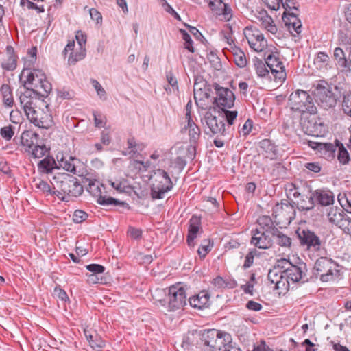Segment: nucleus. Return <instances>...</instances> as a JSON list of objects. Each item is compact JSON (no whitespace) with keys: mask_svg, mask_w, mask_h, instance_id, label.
<instances>
[{"mask_svg":"<svg viewBox=\"0 0 351 351\" xmlns=\"http://www.w3.org/2000/svg\"><path fill=\"white\" fill-rule=\"evenodd\" d=\"M314 98L308 92L298 89L291 93L288 102L291 110L301 114L308 112L311 114L317 113V106L315 104Z\"/></svg>","mask_w":351,"mask_h":351,"instance_id":"nucleus-5","label":"nucleus"},{"mask_svg":"<svg viewBox=\"0 0 351 351\" xmlns=\"http://www.w3.org/2000/svg\"><path fill=\"white\" fill-rule=\"evenodd\" d=\"M57 187L56 196L60 200L69 202L71 197L80 196L83 191V186L78 179L69 174H63L60 178L54 177Z\"/></svg>","mask_w":351,"mask_h":351,"instance_id":"nucleus-2","label":"nucleus"},{"mask_svg":"<svg viewBox=\"0 0 351 351\" xmlns=\"http://www.w3.org/2000/svg\"><path fill=\"white\" fill-rule=\"evenodd\" d=\"M180 33L182 36V39L184 40V48L189 50L191 53L195 52V49L193 46V40L190 35L186 32V30L180 29Z\"/></svg>","mask_w":351,"mask_h":351,"instance_id":"nucleus-54","label":"nucleus"},{"mask_svg":"<svg viewBox=\"0 0 351 351\" xmlns=\"http://www.w3.org/2000/svg\"><path fill=\"white\" fill-rule=\"evenodd\" d=\"M228 109V108H226L224 110H222L223 112V114H221V116L224 117V121H227V128L228 129L230 125H233L234 121L237 117L238 112L237 110H229Z\"/></svg>","mask_w":351,"mask_h":351,"instance_id":"nucleus-48","label":"nucleus"},{"mask_svg":"<svg viewBox=\"0 0 351 351\" xmlns=\"http://www.w3.org/2000/svg\"><path fill=\"white\" fill-rule=\"evenodd\" d=\"M75 160H76L75 157L69 156L68 159L62 157L60 161H58L60 166L64 170L75 174L76 173V167L75 164L74 163Z\"/></svg>","mask_w":351,"mask_h":351,"instance_id":"nucleus-43","label":"nucleus"},{"mask_svg":"<svg viewBox=\"0 0 351 351\" xmlns=\"http://www.w3.org/2000/svg\"><path fill=\"white\" fill-rule=\"evenodd\" d=\"M176 180L172 171L167 172L162 169H157L154 171L152 176V184L151 186L150 195L153 199H161L165 197V193L171 191L174 184L169 175Z\"/></svg>","mask_w":351,"mask_h":351,"instance_id":"nucleus-3","label":"nucleus"},{"mask_svg":"<svg viewBox=\"0 0 351 351\" xmlns=\"http://www.w3.org/2000/svg\"><path fill=\"white\" fill-rule=\"evenodd\" d=\"M258 255V252L256 249L250 250L248 253L246 254L244 260V263L242 266V268L245 270L250 267H251L254 264V261L255 256Z\"/></svg>","mask_w":351,"mask_h":351,"instance_id":"nucleus-47","label":"nucleus"},{"mask_svg":"<svg viewBox=\"0 0 351 351\" xmlns=\"http://www.w3.org/2000/svg\"><path fill=\"white\" fill-rule=\"evenodd\" d=\"M200 218L193 216L189 221V227L186 237V242L189 247H193L195 245L194 240L197 237V234L200 229Z\"/></svg>","mask_w":351,"mask_h":351,"instance_id":"nucleus-26","label":"nucleus"},{"mask_svg":"<svg viewBox=\"0 0 351 351\" xmlns=\"http://www.w3.org/2000/svg\"><path fill=\"white\" fill-rule=\"evenodd\" d=\"M273 239H276V243L283 247H290L291 245V239L277 229V232L272 234Z\"/></svg>","mask_w":351,"mask_h":351,"instance_id":"nucleus-41","label":"nucleus"},{"mask_svg":"<svg viewBox=\"0 0 351 351\" xmlns=\"http://www.w3.org/2000/svg\"><path fill=\"white\" fill-rule=\"evenodd\" d=\"M36 189L39 190L41 193L45 194V195H56V189L53 186V188L51 187L49 184L45 180H43L40 178H34L32 181Z\"/></svg>","mask_w":351,"mask_h":351,"instance_id":"nucleus-33","label":"nucleus"},{"mask_svg":"<svg viewBox=\"0 0 351 351\" xmlns=\"http://www.w3.org/2000/svg\"><path fill=\"white\" fill-rule=\"evenodd\" d=\"M342 110L344 114L351 117V92L343 95Z\"/></svg>","mask_w":351,"mask_h":351,"instance_id":"nucleus-51","label":"nucleus"},{"mask_svg":"<svg viewBox=\"0 0 351 351\" xmlns=\"http://www.w3.org/2000/svg\"><path fill=\"white\" fill-rule=\"evenodd\" d=\"M0 91L3 97L4 105L8 107H12L14 104V98L10 86L6 84H3L1 87Z\"/></svg>","mask_w":351,"mask_h":351,"instance_id":"nucleus-38","label":"nucleus"},{"mask_svg":"<svg viewBox=\"0 0 351 351\" xmlns=\"http://www.w3.org/2000/svg\"><path fill=\"white\" fill-rule=\"evenodd\" d=\"M304 132L308 135L318 136L322 132V123H317L315 118L304 120L302 122Z\"/></svg>","mask_w":351,"mask_h":351,"instance_id":"nucleus-28","label":"nucleus"},{"mask_svg":"<svg viewBox=\"0 0 351 351\" xmlns=\"http://www.w3.org/2000/svg\"><path fill=\"white\" fill-rule=\"evenodd\" d=\"M287 16H287V20L289 21V23L285 19V18H284L283 19L285 21L286 24L289 25V28L290 29L291 33H292V28L296 34H299L301 32L302 24L298 18L297 14L294 12H289Z\"/></svg>","mask_w":351,"mask_h":351,"instance_id":"nucleus-37","label":"nucleus"},{"mask_svg":"<svg viewBox=\"0 0 351 351\" xmlns=\"http://www.w3.org/2000/svg\"><path fill=\"white\" fill-rule=\"evenodd\" d=\"M265 62L271 73L274 77L275 80L283 82L287 77V73L283 63L280 60L279 58L273 53L268 54Z\"/></svg>","mask_w":351,"mask_h":351,"instance_id":"nucleus-15","label":"nucleus"},{"mask_svg":"<svg viewBox=\"0 0 351 351\" xmlns=\"http://www.w3.org/2000/svg\"><path fill=\"white\" fill-rule=\"evenodd\" d=\"M280 4H282L285 10L283 13L282 19L287 18L288 13L291 12V10H298V4L296 0H282V1H280Z\"/></svg>","mask_w":351,"mask_h":351,"instance_id":"nucleus-46","label":"nucleus"},{"mask_svg":"<svg viewBox=\"0 0 351 351\" xmlns=\"http://www.w3.org/2000/svg\"><path fill=\"white\" fill-rule=\"evenodd\" d=\"M233 56L234 61L236 65L240 68H243L247 64V58L244 52L234 44L230 43L228 49Z\"/></svg>","mask_w":351,"mask_h":351,"instance_id":"nucleus-32","label":"nucleus"},{"mask_svg":"<svg viewBox=\"0 0 351 351\" xmlns=\"http://www.w3.org/2000/svg\"><path fill=\"white\" fill-rule=\"evenodd\" d=\"M210 240L209 239H205L203 241L202 243L199 246L197 253L200 258H204L208 252L211 250V247L210 246Z\"/></svg>","mask_w":351,"mask_h":351,"instance_id":"nucleus-59","label":"nucleus"},{"mask_svg":"<svg viewBox=\"0 0 351 351\" xmlns=\"http://www.w3.org/2000/svg\"><path fill=\"white\" fill-rule=\"evenodd\" d=\"M267 279L271 284L274 285L275 289H284L289 283L285 274L278 270V268L269 270Z\"/></svg>","mask_w":351,"mask_h":351,"instance_id":"nucleus-23","label":"nucleus"},{"mask_svg":"<svg viewBox=\"0 0 351 351\" xmlns=\"http://www.w3.org/2000/svg\"><path fill=\"white\" fill-rule=\"evenodd\" d=\"M258 227L256 228L259 230H263L271 232V234L274 232H277V229L273 222V220L269 216L263 215L258 218L257 219Z\"/></svg>","mask_w":351,"mask_h":351,"instance_id":"nucleus-31","label":"nucleus"},{"mask_svg":"<svg viewBox=\"0 0 351 351\" xmlns=\"http://www.w3.org/2000/svg\"><path fill=\"white\" fill-rule=\"evenodd\" d=\"M104 190H105V186L99 180H88L87 191L92 196L97 198V202L99 204L104 206H122L130 209V206L126 202L103 195Z\"/></svg>","mask_w":351,"mask_h":351,"instance_id":"nucleus-8","label":"nucleus"},{"mask_svg":"<svg viewBox=\"0 0 351 351\" xmlns=\"http://www.w3.org/2000/svg\"><path fill=\"white\" fill-rule=\"evenodd\" d=\"M253 64L258 76L265 77L269 75V71L267 69V66L265 61H263L258 58H255L253 59Z\"/></svg>","mask_w":351,"mask_h":351,"instance_id":"nucleus-40","label":"nucleus"},{"mask_svg":"<svg viewBox=\"0 0 351 351\" xmlns=\"http://www.w3.org/2000/svg\"><path fill=\"white\" fill-rule=\"evenodd\" d=\"M189 136V141L191 146L189 148V153L191 155L193 159L195 156L196 145L200 138L201 131L199 128L197 126H193V128H190L186 130Z\"/></svg>","mask_w":351,"mask_h":351,"instance_id":"nucleus-29","label":"nucleus"},{"mask_svg":"<svg viewBox=\"0 0 351 351\" xmlns=\"http://www.w3.org/2000/svg\"><path fill=\"white\" fill-rule=\"evenodd\" d=\"M39 135L32 130H25L21 136V145L25 147V151L30 150L38 143Z\"/></svg>","mask_w":351,"mask_h":351,"instance_id":"nucleus-27","label":"nucleus"},{"mask_svg":"<svg viewBox=\"0 0 351 351\" xmlns=\"http://www.w3.org/2000/svg\"><path fill=\"white\" fill-rule=\"evenodd\" d=\"M337 153V160L342 165H347L350 160V154L343 145L339 141L336 140Z\"/></svg>","mask_w":351,"mask_h":351,"instance_id":"nucleus-39","label":"nucleus"},{"mask_svg":"<svg viewBox=\"0 0 351 351\" xmlns=\"http://www.w3.org/2000/svg\"><path fill=\"white\" fill-rule=\"evenodd\" d=\"M38 168L42 173H49L52 172L53 169H58L59 167L53 158L47 156L39 162Z\"/></svg>","mask_w":351,"mask_h":351,"instance_id":"nucleus-35","label":"nucleus"},{"mask_svg":"<svg viewBox=\"0 0 351 351\" xmlns=\"http://www.w3.org/2000/svg\"><path fill=\"white\" fill-rule=\"evenodd\" d=\"M338 265L334 261L326 257L319 258L314 266L315 274L320 276L322 282H328L333 280L338 275L339 270Z\"/></svg>","mask_w":351,"mask_h":351,"instance_id":"nucleus-10","label":"nucleus"},{"mask_svg":"<svg viewBox=\"0 0 351 351\" xmlns=\"http://www.w3.org/2000/svg\"><path fill=\"white\" fill-rule=\"evenodd\" d=\"M337 227L341 228L345 234L351 236V218L347 215H345Z\"/></svg>","mask_w":351,"mask_h":351,"instance_id":"nucleus-55","label":"nucleus"},{"mask_svg":"<svg viewBox=\"0 0 351 351\" xmlns=\"http://www.w3.org/2000/svg\"><path fill=\"white\" fill-rule=\"evenodd\" d=\"M212 86L216 95L214 103L219 109L224 110L226 108H231L234 106L235 95L230 89L222 87L217 83H214Z\"/></svg>","mask_w":351,"mask_h":351,"instance_id":"nucleus-11","label":"nucleus"},{"mask_svg":"<svg viewBox=\"0 0 351 351\" xmlns=\"http://www.w3.org/2000/svg\"><path fill=\"white\" fill-rule=\"evenodd\" d=\"M245 36L250 47L256 51H262L267 46V40L258 29L246 27L244 29Z\"/></svg>","mask_w":351,"mask_h":351,"instance_id":"nucleus-17","label":"nucleus"},{"mask_svg":"<svg viewBox=\"0 0 351 351\" xmlns=\"http://www.w3.org/2000/svg\"><path fill=\"white\" fill-rule=\"evenodd\" d=\"M337 69L348 75L351 73V49L344 51L341 47L335 48L332 56Z\"/></svg>","mask_w":351,"mask_h":351,"instance_id":"nucleus-13","label":"nucleus"},{"mask_svg":"<svg viewBox=\"0 0 351 351\" xmlns=\"http://www.w3.org/2000/svg\"><path fill=\"white\" fill-rule=\"evenodd\" d=\"M86 267L92 274L99 275L105 271V267L99 264H90L86 265Z\"/></svg>","mask_w":351,"mask_h":351,"instance_id":"nucleus-64","label":"nucleus"},{"mask_svg":"<svg viewBox=\"0 0 351 351\" xmlns=\"http://www.w3.org/2000/svg\"><path fill=\"white\" fill-rule=\"evenodd\" d=\"M306 265L305 263H302L298 265H293L291 266V269L287 271L285 274L287 280H291L293 282H301L305 283L308 281V277L306 276Z\"/></svg>","mask_w":351,"mask_h":351,"instance_id":"nucleus-20","label":"nucleus"},{"mask_svg":"<svg viewBox=\"0 0 351 351\" xmlns=\"http://www.w3.org/2000/svg\"><path fill=\"white\" fill-rule=\"evenodd\" d=\"M292 265L293 264L289 260L286 258H280L277 261L276 265L274 268H278V270H280V271L285 275L287 274V271L289 270Z\"/></svg>","mask_w":351,"mask_h":351,"instance_id":"nucleus-56","label":"nucleus"},{"mask_svg":"<svg viewBox=\"0 0 351 351\" xmlns=\"http://www.w3.org/2000/svg\"><path fill=\"white\" fill-rule=\"evenodd\" d=\"M201 340L204 346L209 347L212 351H217L221 350L225 343H230L232 336L226 332L210 329L202 333Z\"/></svg>","mask_w":351,"mask_h":351,"instance_id":"nucleus-9","label":"nucleus"},{"mask_svg":"<svg viewBox=\"0 0 351 351\" xmlns=\"http://www.w3.org/2000/svg\"><path fill=\"white\" fill-rule=\"evenodd\" d=\"M315 102L324 110L334 108L340 98L338 87L329 84L326 81H320L312 92Z\"/></svg>","mask_w":351,"mask_h":351,"instance_id":"nucleus-1","label":"nucleus"},{"mask_svg":"<svg viewBox=\"0 0 351 351\" xmlns=\"http://www.w3.org/2000/svg\"><path fill=\"white\" fill-rule=\"evenodd\" d=\"M111 186L119 193H128L132 189L126 180L112 182Z\"/></svg>","mask_w":351,"mask_h":351,"instance_id":"nucleus-50","label":"nucleus"},{"mask_svg":"<svg viewBox=\"0 0 351 351\" xmlns=\"http://www.w3.org/2000/svg\"><path fill=\"white\" fill-rule=\"evenodd\" d=\"M8 58L1 63V67L5 71H14L16 68L17 56L15 54L14 49L11 45L6 47Z\"/></svg>","mask_w":351,"mask_h":351,"instance_id":"nucleus-30","label":"nucleus"},{"mask_svg":"<svg viewBox=\"0 0 351 351\" xmlns=\"http://www.w3.org/2000/svg\"><path fill=\"white\" fill-rule=\"evenodd\" d=\"M346 215L341 208L332 207L329 209L326 215L331 223L338 226Z\"/></svg>","mask_w":351,"mask_h":351,"instance_id":"nucleus-36","label":"nucleus"},{"mask_svg":"<svg viewBox=\"0 0 351 351\" xmlns=\"http://www.w3.org/2000/svg\"><path fill=\"white\" fill-rule=\"evenodd\" d=\"M295 233L298 235L301 245L306 246L308 250L312 249L315 251L320 249L321 241L314 232L299 228Z\"/></svg>","mask_w":351,"mask_h":351,"instance_id":"nucleus-14","label":"nucleus"},{"mask_svg":"<svg viewBox=\"0 0 351 351\" xmlns=\"http://www.w3.org/2000/svg\"><path fill=\"white\" fill-rule=\"evenodd\" d=\"M84 332H85V335H86L87 340L88 341L90 346L93 349L102 348L104 346L105 343L101 339L97 338V335L95 337V339H94L93 335H87L86 330Z\"/></svg>","mask_w":351,"mask_h":351,"instance_id":"nucleus-49","label":"nucleus"},{"mask_svg":"<svg viewBox=\"0 0 351 351\" xmlns=\"http://www.w3.org/2000/svg\"><path fill=\"white\" fill-rule=\"evenodd\" d=\"M128 149L130 150L128 154L132 156L135 155L138 152H141L145 147L143 143H137L134 136L130 137L127 141Z\"/></svg>","mask_w":351,"mask_h":351,"instance_id":"nucleus-42","label":"nucleus"},{"mask_svg":"<svg viewBox=\"0 0 351 351\" xmlns=\"http://www.w3.org/2000/svg\"><path fill=\"white\" fill-rule=\"evenodd\" d=\"M173 165H174V168L178 169V174H179L184 169L186 165V162L183 157L177 156L173 162H171L170 167H172Z\"/></svg>","mask_w":351,"mask_h":351,"instance_id":"nucleus-63","label":"nucleus"},{"mask_svg":"<svg viewBox=\"0 0 351 351\" xmlns=\"http://www.w3.org/2000/svg\"><path fill=\"white\" fill-rule=\"evenodd\" d=\"M221 20L228 22L231 20L232 18V10L231 7L228 3H224L221 10Z\"/></svg>","mask_w":351,"mask_h":351,"instance_id":"nucleus-57","label":"nucleus"},{"mask_svg":"<svg viewBox=\"0 0 351 351\" xmlns=\"http://www.w3.org/2000/svg\"><path fill=\"white\" fill-rule=\"evenodd\" d=\"M339 45L344 51H348L351 49V36H349L346 34L341 33L339 37Z\"/></svg>","mask_w":351,"mask_h":351,"instance_id":"nucleus-53","label":"nucleus"},{"mask_svg":"<svg viewBox=\"0 0 351 351\" xmlns=\"http://www.w3.org/2000/svg\"><path fill=\"white\" fill-rule=\"evenodd\" d=\"M250 243L259 249H269L273 245V235L271 232L257 229L251 231Z\"/></svg>","mask_w":351,"mask_h":351,"instance_id":"nucleus-16","label":"nucleus"},{"mask_svg":"<svg viewBox=\"0 0 351 351\" xmlns=\"http://www.w3.org/2000/svg\"><path fill=\"white\" fill-rule=\"evenodd\" d=\"M202 122L203 124L206 123L212 135L217 136L213 141L214 145L219 148L223 147L224 141L220 137L228 134V128H226L224 117L221 114L216 116L210 112H206L202 119Z\"/></svg>","mask_w":351,"mask_h":351,"instance_id":"nucleus-6","label":"nucleus"},{"mask_svg":"<svg viewBox=\"0 0 351 351\" xmlns=\"http://www.w3.org/2000/svg\"><path fill=\"white\" fill-rule=\"evenodd\" d=\"M26 75V80L25 84L31 85L32 86L38 88L39 84L45 80L46 75L45 73L40 69H33L30 71L29 69H24L21 74V76Z\"/></svg>","mask_w":351,"mask_h":351,"instance_id":"nucleus-22","label":"nucleus"},{"mask_svg":"<svg viewBox=\"0 0 351 351\" xmlns=\"http://www.w3.org/2000/svg\"><path fill=\"white\" fill-rule=\"evenodd\" d=\"M210 294L206 291H202L196 295L189 298V302L193 308L202 309L208 307Z\"/></svg>","mask_w":351,"mask_h":351,"instance_id":"nucleus-25","label":"nucleus"},{"mask_svg":"<svg viewBox=\"0 0 351 351\" xmlns=\"http://www.w3.org/2000/svg\"><path fill=\"white\" fill-rule=\"evenodd\" d=\"M336 151L337 143L335 141V144L331 143H322L317 152L326 159H333L335 156Z\"/></svg>","mask_w":351,"mask_h":351,"instance_id":"nucleus-34","label":"nucleus"},{"mask_svg":"<svg viewBox=\"0 0 351 351\" xmlns=\"http://www.w3.org/2000/svg\"><path fill=\"white\" fill-rule=\"evenodd\" d=\"M338 201L346 212L351 213V199H349L346 194H343V196L339 194L338 195Z\"/></svg>","mask_w":351,"mask_h":351,"instance_id":"nucleus-60","label":"nucleus"},{"mask_svg":"<svg viewBox=\"0 0 351 351\" xmlns=\"http://www.w3.org/2000/svg\"><path fill=\"white\" fill-rule=\"evenodd\" d=\"M0 134L3 138L10 141L14 134V128L11 125L1 128Z\"/></svg>","mask_w":351,"mask_h":351,"instance_id":"nucleus-61","label":"nucleus"},{"mask_svg":"<svg viewBox=\"0 0 351 351\" xmlns=\"http://www.w3.org/2000/svg\"><path fill=\"white\" fill-rule=\"evenodd\" d=\"M289 192L295 198H298L297 201V208L300 211H308L314 208L315 203L313 197L311 187L304 183L301 187L295 184L289 185Z\"/></svg>","mask_w":351,"mask_h":351,"instance_id":"nucleus-7","label":"nucleus"},{"mask_svg":"<svg viewBox=\"0 0 351 351\" xmlns=\"http://www.w3.org/2000/svg\"><path fill=\"white\" fill-rule=\"evenodd\" d=\"M47 152V149L45 145H38V143L30 150L32 156L34 158H40L44 156Z\"/></svg>","mask_w":351,"mask_h":351,"instance_id":"nucleus-52","label":"nucleus"},{"mask_svg":"<svg viewBox=\"0 0 351 351\" xmlns=\"http://www.w3.org/2000/svg\"><path fill=\"white\" fill-rule=\"evenodd\" d=\"M259 147L261 149V154L269 160H275L278 156L277 146L270 139H263L259 142ZM261 154H258V156Z\"/></svg>","mask_w":351,"mask_h":351,"instance_id":"nucleus-24","label":"nucleus"},{"mask_svg":"<svg viewBox=\"0 0 351 351\" xmlns=\"http://www.w3.org/2000/svg\"><path fill=\"white\" fill-rule=\"evenodd\" d=\"M312 193L315 204L317 203L322 206H326L334 203L335 195L330 190L319 189L312 190Z\"/></svg>","mask_w":351,"mask_h":351,"instance_id":"nucleus-21","label":"nucleus"},{"mask_svg":"<svg viewBox=\"0 0 351 351\" xmlns=\"http://www.w3.org/2000/svg\"><path fill=\"white\" fill-rule=\"evenodd\" d=\"M260 21L263 27L274 34L276 33L277 27L274 23L273 19L270 16L265 14L264 16H261Z\"/></svg>","mask_w":351,"mask_h":351,"instance_id":"nucleus-44","label":"nucleus"},{"mask_svg":"<svg viewBox=\"0 0 351 351\" xmlns=\"http://www.w3.org/2000/svg\"><path fill=\"white\" fill-rule=\"evenodd\" d=\"M169 310L175 311L180 309L186 304V295L184 287L173 285L169 289Z\"/></svg>","mask_w":351,"mask_h":351,"instance_id":"nucleus-12","label":"nucleus"},{"mask_svg":"<svg viewBox=\"0 0 351 351\" xmlns=\"http://www.w3.org/2000/svg\"><path fill=\"white\" fill-rule=\"evenodd\" d=\"M212 87L207 82L202 80L199 82L195 81L194 84V99L196 104L204 108L205 99H208L211 96Z\"/></svg>","mask_w":351,"mask_h":351,"instance_id":"nucleus-19","label":"nucleus"},{"mask_svg":"<svg viewBox=\"0 0 351 351\" xmlns=\"http://www.w3.org/2000/svg\"><path fill=\"white\" fill-rule=\"evenodd\" d=\"M272 215L275 219L291 221L294 219L295 211L291 203H277L273 208Z\"/></svg>","mask_w":351,"mask_h":351,"instance_id":"nucleus-18","label":"nucleus"},{"mask_svg":"<svg viewBox=\"0 0 351 351\" xmlns=\"http://www.w3.org/2000/svg\"><path fill=\"white\" fill-rule=\"evenodd\" d=\"M88 215L82 210H76L73 215V221L76 223H80L87 219Z\"/></svg>","mask_w":351,"mask_h":351,"instance_id":"nucleus-62","label":"nucleus"},{"mask_svg":"<svg viewBox=\"0 0 351 351\" xmlns=\"http://www.w3.org/2000/svg\"><path fill=\"white\" fill-rule=\"evenodd\" d=\"M315 61L319 67L326 66L330 62V58L326 53L320 51L317 53Z\"/></svg>","mask_w":351,"mask_h":351,"instance_id":"nucleus-58","label":"nucleus"},{"mask_svg":"<svg viewBox=\"0 0 351 351\" xmlns=\"http://www.w3.org/2000/svg\"><path fill=\"white\" fill-rule=\"evenodd\" d=\"M19 99L25 114L32 123L45 129L49 128L52 125V117L40 109L36 110L34 106L33 101L29 96L23 94L20 96Z\"/></svg>","mask_w":351,"mask_h":351,"instance_id":"nucleus-4","label":"nucleus"},{"mask_svg":"<svg viewBox=\"0 0 351 351\" xmlns=\"http://www.w3.org/2000/svg\"><path fill=\"white\" fill-rule=\"evenodd\" d=\"M86 54V48H80L79 51L75 53L71 52L68 59L69 64H75L78 61L83 60Z\"/></svg>","mask_w":351,"mask_h":351,"instance_id":"nucleus-45","label":"nucleus"}]
</instances>
